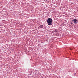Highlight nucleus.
<instances>
[{
	"mask_svg": "<svg viewBox=\"0 0 78 78\" xmlns=\"http://www.w3.org/2000/svg\"><path fill=\"white\" fill-rule=\"evenodd\" d=\"M52 19L51 18H49L47 20V22L48 25H52L53 23Z\"/></svg>",
	"mask_w": 78,
	"mask_h": 78,
	"instance_id": "nucleus-1",
	"label": "nucleus"
},
{
	"mask_svg": "<svg viewBox=\"0 0 78 78\" xmlns=\"http://www.w3.org/2000/svg\"><path fill=\"white\" fill-rule=\"evenodd\" d=\"M73 21L74 22H77V20L76 19H74Z\"/></svg>",
	"mask_w": 78,
	"mask_h": 78,
	"instance_id": "nucleus-2",
	"label": "nucleus"
},
{
	"mask_svg": "<svg viewBox=\"0 0 78 78\" xmlns=\"http://www.w3.org/2000/svg\"><path fill=\"white\" fill-rule=\"evenodd\" d=\"M44 27V26L42 25H41L40 26V28H42L43 27Z\"/></svg>",
	"mask_w": 78,
	"mask_h": 78,
	"instance_id": "nucleus-3",
	"label": "nucleus"
},
{
	"mask_svg": "<svg viewBox=\"0 0 78 78\" xmlns=\"http://www.w3.org/2000/svg\"><path fill=\"white\" fill-rule=\"evenodd\" d=\"M74 23H76H76H77V22H74Z\"/></svg>",
	"mask_w": 78,
	"mask_h": 78,
	"instance_id": "nucleus-4",
	"label": "nucleus"
},
{
	"mask_svg": "<svg viewBox=\"0 0 78 78\" xmlns=\"http://www.w3.org/2000/svg\"><path fill=\"white\" fill-rule=\"evenodd\" d=\"M71 23L72 24V23Z\"/></svg>",
	"mask_w": 78,
	"mask_h": 78,
	"instance_id": "nucleus-5",
	"label": "nucleus"
}]
</instances>
